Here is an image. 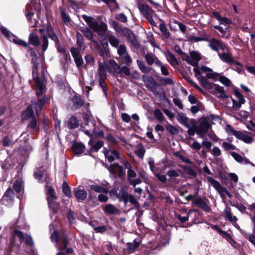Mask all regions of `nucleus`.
I'll list each match as a JSON object with an SVG mask.
<instances>
[{
    "label": "nucleus",
    "mask_w": 255,
    "mask_h": 255,
    "mask_svg": "<svg viewBox=\"0 0 255 255\" xmlns=\"http://www.w3.org/2000/svg\"><path fill=\"white\" fill-rule=\"evenodd\" d=\"M42 60L44 61V56L42 55L41 57H39L38 56L31 58V63L32 65V76L33 79L35 82L36 87L38 88L39 92L36 93V95L38 97H39L43 93L44 88V85L40 80V78L38 75V67L39 66L40 61Z\"/></svg>",
    "instance_id": "nucleus-1"
},
{
    "label": "nucleus",
    "mask_w": 255,
    "mask_h": 255,
    "mask_svg": "<svg viewBox=\"0 0 255 255\" xmlns=\"http://www.w3.org/2000/svg\"><path fill=\"white\" fill-rule=\"evenodd\" d=\"M201 85L207 90L213 94L216 95L218 92L220 94L218 96L221 99L229 98V96L225 94L224 88L220 85L213 83H209L205 77H202L201 80Z\"/></svg>",
    "instance_id": "nucleus-2"
},
{
    "label": "nucleus",
    "mask_w": 255,
    "mask_h": 255,
    "mask_svg": "<svg viewBox=\"0 0 255 255\" xmlns=\"http://www.w3.org/2000/svg\"><path fill=\"white\" fill-rule=\"evenodd\" d=\"M82 18L88 24L90 28L93 30L95 32H105L107 30V25L105 22H102L99 24L97 21L94 20L93 17L88 16L86 14H83Z\"/></svg>",
    "instance_id": "nucleus-3"
},
{
    "label": "nucleus",
    "mask_w": 255,
    "mask_h": 255,
    "mask_svg": "<svg viewBox=\"0 0 255 255\" xmlns=\"http://www.w3.org/2000/svg\"><path fill=\"white\" fill-rule=\"evenodd\" d=\"M142 78H146V81L153 85L167 86L173 85L174 84V81L170 78H164L159 76L157 77L158 83H157L152 77L143 75L142 76Z\"/></svg>",
    "instance_id": "nucleus-4"
},
{
    "label": "nucleus",
    "mask_w": 255,
    "mask_h": 255,
    "mask_svg": "<svg viewBox=\"0 0 255 255\" xmlns=\"http://www.w3.org/2000/svg\"><path fill=\"white\" fill-rule=\"evenodd\" d=\"M105 166L107 167L108 171L110 173L117 176L122 180L126 178V171L124 170L123 166L118 163H114L111 164L109 167L107 164Z\"/></svg>",
    "instance_id": "nucleus-5"
},
{
    "label": "nucleus",
    "mask_w": 255,
    "mask_h": 255,
    "mask_svg": "<svg viewBox=\"0 0 255 255\" xmlns=\"http://www.w3.org/2000/svg\"><path fill=\"white\" fill-rule=\"evenodd\" d=\"M120 34L126 37L128 40L131 43L132 45L135 48L138 49L140 47V44L138 42L136 35L129 28L124 27V29H122V31Z\"/></svg>",
    "instance_id": "nucleus-6"
},
{
    "label": "nucleus",
    "mask_w": 255,
    "mask_h": 255,
    "mask_svg": "<svg viewBox=\"0 0 255 255\" xmlns=\"http://www.w3.org/2000/svg\"><path fill=\"white\" fill-rule=\"evenodd\" d=\"M103 153L106 159H107L109 162L114 161L115 159H120V154L116 149L111 150L106 147H104L103 150Z\"/></svg>",
    "instance_id": "nucleus-7"
},
{
    "label": "nucleus",
    "mask_w": 255,
    "mask_h": 255,
    "mask_svg": "<svg viewBox=\"0 0 255 255\" xmlns=\"http://www.w3.org/2000/svg\"><path fill=\"white\" fill-rule=\"evenodd\" d=\"M15 194L13 189L9 187L7 188L1 199V202L6 206L13 202Z\"/></svg>",
    "instance_id": "nucleus-8"
},
{
    "label": "nucleus",
    "mask_w": 255,
    "mask_h": 255,
    "mask_svg": "<svg viewBox=\"0 0 255 255\" xmlns=\"http://www.w3.org/2000/svg\"><path fill=\"white\" fill-rule=\"evenodd\" d=\"M26 129L30 134L38 133L40 130L39 124H38L36 117L31 119L26 127Z\"/></svg>",
    "instance_id": "nucleus-9"
},
{
    "label": "nucleus",
    "mask_w": 255,
    "mask_h": 255,
    "mask_svg": "<svg viewBox=\"0 0 255 255\" xmlns=\"http://www.w3.org/2000/svg\"><path fill=\"white\" fill-rule=\"evenodd\" d=\"M73 194L78 202H82L86 200L88 195L87 191L80 187L74 189Z\"/></svg>",
    "instance_id": "nucleus-10"
},
{
    "label": "nucleus",
    "mask_w": 255,
    "mask_h": 255,
    "mask_svg": "<svg viewBox=\"0 0 255 255\" xmlns=\"http://www.w3.org/2000/svg\"><path fill=\"white\" fill-rule=\"evenodd\" d=\"M138 8L145 18L152 16L154 10L147 3H139Z\"/></svg>",
    "instance_id": "nucleus-11"
},
{
    "label": "nucleus",
    "mask_w": 255,
    "mask_h": 255,
    "mask_svg": "<svg viewBox=\"0 0 255 255\" xmlns=\"http://www.w3.org/2000/svg\"><path fill=\"white\" fill-rule=\"evenodd\" d=\"M220 59L224 62L229 63L230 64H235L236 65H241V63L235 60L232 58V54L231 53L223 52L219 54Z\"/></svg>",
    "instance_id": "nucleus-12"
},
{
    "label": "nucleus",
    "mask_w": 255,
    "mask_h": 255,
    "mask_svg": "<svg viewBox=\"0 0 255 255\" xmlns=\"http://www.w3.org/2000/svg\"><path fill=\"white\" fill-rule=\"evenodd\" d=\"M71 149L75 155H80L84 152L86 147L82 142L75 141L71 146Z\"/></svg>",
    "instance_id": "nucleus-13"
},
{
    "label": "nucleus",
    "mask_w": 255,
    "mask_h": 255,
    "mask_svg": "<svg viewBox=\"0 0 255 255\" xmlns=\"http://www.w3.org/2000/svg\"><path fill=\"white\" fill-rule=\"evenodd\" d=\"M193 203L196 207L201 208L206 212L210 213L212 211L211 208L200 197L193 200Z\"/></svg>",
    "instance_id": "nucleus-14"
},
{
    "label": "nucleus",
    "mask_w": 255,
    "mask_h": 255,
    "mask_svg": "<svg viewBox=\"0 0 255 255\" xmlns=\"http://www.w3.org/2000/svg\"><path fill=\"white\" fill-rule=\"evenodd\" d=\"M46 30L48 37L54 41L56 47H59L60 41L59 38L56 34L52 26L51 25H48L46 27Z\"/></svg>",
    "instance_id": "nucleus-15"
},
{
    "label": "nucleus",
    "mask_w": 255,
    "mask_h": 255,
    "mask_svg": "<svg viewBox=\"0 0 255 255\" xmlns=\"http://www.w3.org/2000/svg\"><path fill=\"white\" fill-rule=\"evenodd\" d=\"M224 239H225L231 245L236 244V242L233 239L231 234L227 232L223 231L218 225H215L213 228Z\"/></svg>",
    "instance_id": "nucleus-16"
},
{
    "label": "nucleus",
    "mask_w": 255,
    "mask_h": 255,
    "mask_svg": "<svg viewBox=\"0 0 255 255\" xmlns=\"http://www.w3.org/2000/svg\"><path fill=\"white\" fill-rule=\"evenodd\" d=\"M247 133H250L247 131H238L235 136L237 139L242 140L246 143L250 144L254 141V139Z\"/></svg>",
    "instance_id": "nucleus-17"
},
{
    "label": "nucleus",
    "mask_w": 255,
    "mask_h": 255,
    "mask_svg": "<svg viewBox=\"0 0 255 255\" xmlns=\"http://www.w3.org/2000/svg\"><path fill=\"white\" fill-rule=\"evenodd\" d=\"M28 45H32L33 47H37L40 45L39 38L35 32H31L28 36Z\"/></svg>",
    "instance_id": "nucleus-18"
},
{
    "label": "nucleus",
    "mask_w": 255,
    "mask_h": 255,
    "mask_svg": "<svg viewBox=\"0 0 255 255\" xmlns=\"http://www.w3.org/2000/svg\"><path fill=\"white\" fill-rule=\"evenodd\" d=\"M104 213L108 215H119L120 213L119 209L112 204H108L103 208Z\"/></svg>",
    "instance_id": "nucleus-19"
},
{
    "label": "nucleus",
    "mask_w": 255,
    "mask_h": 255,
    "mask_svg": "<svg viewBox=\"0 0 255 255\" xmlns=\"http://www.w3.org/2000/svg\"><path fill=\"white\" fill-rule=\"evenodd\" d=\"M125 188V186L121 187L118 198L119 199V202H124L125 204H127L128 202V196L129 194H128Z\"/></svg>",
    "instance_id": "nucleus-20"
},
{
    "label": "nucleus",
    "mask_w": 255,
    "mask_h": 255,
    "mask_svg": "<svg viewBox=\"0 0 255 255\" xmlns=\"http://www.w3.org/2000/svg\"><path fill=\"white\" fill-rule=\"evenodd\" d=\"M76 47H72L70 50L81 51L82 47L84 44V40L83 35L79 32H77L76 34Z\"/></svg>",
    "instance_id": "nucleus-21"
},
{
    "label": "nucleus",
    "mask_w": 255,
    "mask_h": 255,
    "mask_svg": "<svg viewBox=\"0 0 255 255\" xmlns=\"http://www.w3.org/2000/svg\"><path fill=\"white\" fill-rule=\"evenodd\" d=\"M71 101L76 109H80L84 106V100L82 99L81 96L79 95L76 94L73 96Z\"/></svg>",
    "instance_id": "nucleus-22"
},
{
    "label": "nucleus",
    "mask_w": 255,
    "mask_h": 255,
    "mask_svg": "<svg viewBox=\"0 0 255 255\" xmlns=\"http://www.w3.org/2000/svg\"><path fill=\"white\" fill-rule=\"evenodd\" d=\"M72 56L73 57L75 64L78 68H80L83 64V60L81 55H80V51L70 50Z\"/></svg>",
    "instance_id": "nucleus-23"
},
{
    "label": "nucleus",
    "mask_w": 255,
    "mask_h": 255,
    "mask_svg": "<svg viewBox=\"0 0 255 255\" xmlns=\"http://www.w3.org/2000/svg\"><path fill=\"white\" fill-rule=\"evenodd\" d=\"M213 16L222 24H232L233 23L232 20L227 17H222L220 13L218 11H213Z\"/></svg>",
    "instance_id": "nucleus-24"
},
{
    "label": "nucleus",
    "mask_w": 255,
    "mask_h": 255,
    "mask_svg": "<svg viewBox=\"0 0 255 255\" xmlns=\"http://www.w3.org/2000/svg\"><path fill=\"white\" fill-rule=\"evenodd\" d=\"M91 28H81L80 31L83 33L84 35L92 42L95 44H98V42L94 39L95 35L94 33L90 30Z\"/></svg>",
    "instance_id": "nucleus-25"
},
{
    "label": "nucleus",
    "mask_w": 255,
    "mask_h": 255,
    "mask_svg": "<svg viewBox=\"0 0 255 255\" xmlns=\"http://www.w3.org/2000/svg\"><path fill=\"white\" fill-rule=\"evenodd\" d=\"M56 200L50 199L49 197L47 198L48 206L52 210L54 214L57 213L60 208V204L55 201Z\"/></svg>",
    "instance_id": "nucleus-26"
},
{
    "label": "nucleus",
    "mask_w": 255,
    "mask_h": 255,
    "mask_svg": "<svg viewBox=\"0 0 255 255\" xmlns=\"http://www.w3.org/2000/svg\"><path fill=\"white\" fill-rule=\"evenodd\" d=\"M202 119V121L199 123L200 130L204 132V133H207L209 129L211 128V125L209 123L207 119L205 116H203Z\"/></svg>",
    "instance_id": "nucleus-27"
},
{
    "label": "nucleus",
    "mask_w": 255,
    "mask_h": 255,
    "mask_svg": "<svg viewBox=\"0 0 255 255\" xmlns=\"http://www.w3.org/2000/svg\"><path fill=\"white\" fill-rule=\"evenodd\" d=\"M79 121L75 116H72L67 121V127L69 129H73L79 127Z\"/></svg>",
    "instance_id": "nucleus-28"
},
{
    "label": "nucleus",
    "mask_w": 255,
    "mask_h": 255,
    "mask_svg": "<svg viewBox=\"0 0 255 255\" xmlns=\"http://www.w3.org/2000/svg\"><path fill=\"white\" fill-rule=\"evenodd\" d=\"M159 28L162 33V39L164 40L165 39H168L170 37L171 34L169 30L167 29L165 23H161L159 24Z\"/></svg>",
    "instance_id": "nucleus-29"
},
{
    "label": "nucleus",
    "mask_w": 255,
    "mask_h": 255,
    "mask_svg": "<svg viewBox=\"0 0 255 255\" xmlns=\"http://www.w3.org/2000/svg\"><path fill=\"white\" fill-rule=\"evenodd\" d=\"M223 214L225 217L232 223L236 222L238 220V218L236 216L232 215L231 208L228 206L226 207Z\"/></svg>",
    "instance_id": "nucleus-30"
},
{
    "label": "nucleus",
    "mask_w": 255,
    "mask_h": 255,
    "mask_svg": "<svg viewBox=\"0 0 255 255\" xmlns=\"http://www.w3.org/2000/svg\"><path fill=\"white\" fill-rule=\"evenodd\" d=\"M59 241L60 244L58 250L62 252L66 249L69 242L67 236L65 234L60 236Z\"/></svg>",
    "instance_id": "nucleus-31"
},
{
    "label": "nucleus",
    "mask_w": 255,
    "mask_h": 255,
    "mask_svg": "<svg viewBox=\"0 0 255 255\" xmlns=\"http://www.w3.org/2000/svg\"><path fill=\"white\" fill-rule=\"evenodd\" d=\"M178 166L183 169L186 174L192 176L193 177H196L197 176L196 172L193 170L191 166L180 164H178Z\"/></svg>",
    "instance_id": "nucleus-32"
},
{
    "label": "nucleus",
    "mask_w": 255,
    "mask_h": 255,
    "mask_svg": "<svg viewBox=\"0 0 255 255\" xmlns=\"http://www.w3.org/2000/svg\"><path fill=\"white\" fill-rule=\"evenodd\" d=\"M207 180L211 185L217 190L222 191L224 187H222L219 181L216 180L212 177H208Z\"/></svg>",
    "instance_id": "nucleus-33"
},
{
    "label": "nucleus",
    "mask_w": 255,
    "mask_h": 255,
    "mask_svg": "<svg viewBox=\"0 0 255 255\" xmlns=\"http://www.w3.org/2000/svg\"><path fill=\"white\" fill-rule=\"evenodd\" d=\"M167 60L172 66L179 64L177 58L170 51L167 52Z\"/></svg>",
    "instance_id": "nucleus-34"
},
{
    "label": "nucleus",
    "mask_w": 255,
    "mask_h": 255,
    "mask_svg": "<svg viewBox=\"0 0 255 255\" xmlns=\"http://www.w3.org/2000/svg\"><path fill=\"white\" fill-rule=\"evenodd\" d=\"M140 244V241H137L135 239L133 243L128 242L127 243V249L128 251L132 252L139 246Z\"/></svg>",
    "instance_id": "nucleus-35"
},
{
    "label": "nucleus",
    "mask_w": 255,
    "mask_h": 255,
    "mask_svg": "<svg viewBox=\"0 0 255 255\" xmlns=\"http://www.w3.org/2000/svg\"><path fill=\"white\" fill-rule=\"evenodd\" d=\"M177 120L182 125L185 127H189L188 118L185 117L183 113H179L177 116Z\"/></svg>",
    "instance_id": "nucleus-36"
},
{
    "label": "nucleus",
    "mask_w": 255,
    "mask_h": 255,
    "mask_svg": "<svg viewBox=\"0 0 255 255\" xmlns=\"http://www.w3.org/2000/svg\"><path fill=\"white\" fill-rule=\"evenodd\" d=\"M109 23L117 32L120 34L122 32V29H124V27H122L118 22L113 19H110Z\"/></svg>",
    "instance_id": "nucleus-37"
},
{
    "label": "nucleus",
    "mask_w": 255,
    "mask_h": 255,
    "mask_svg": "<svg viewBox=\"0 0 255 255\" xmlns=\"http://www.w3.org/2000/svg\"><path fill=\"white\" fill-rule=\"evenodd\" d=\"M10 41H12L14 44L25 48H27L29 46L26 41L14 36L12 38Z\"/></svg>",
    "instance_id": "nucleus-38"
},
{
    "label": "nucleus",
    "mask_w": 255,
    "mask_h": 255,
    "mask_svg": "<svg viewBox=\"0 0 255 255\" xmlns=\"http://www.w3.org/2000/svg\"><path fill=\"white\" fill-rule=\"evenodd\" d=\"M62 190L64 194L68 198L72 197L70 187L66 181H64L62 184Z\"/></svg>",
    "instance_id": "nucleus-39"
},
{
    "label": "nucleus",
    "mask_w": 255,
    "mask_h": 255,
    "mask_svg": "<svg viewBox=\"0 0 255 255\" xmlns=\"http://www.w3.org/2000/svg\"><path fill=\"white\" fill-rule=\"evenodd\" d=\"M23 115L25 119H32L33 117H35L32 108L30 105L27 107Z\"/></svg>",
    "instance_id": "nucleus-40"
},
{
    "label": "nucleus",
    "mask_w": 255,
    "mask_h": 255,
    "mask_svg": "<svg viewBox=\"0 0 255 255\" xmlns=\"http://www.w3.org/2000/svg\"><path fill=\"white\" fill-rule=\"evenodd\" d=\"M43 172L39 168H36L33 172V176L35 179H37L39 183L43 182L42 180Z\"/></svg>",
    "instance_id": "nucleus-41"
},
{
    "label": "nucleus",
    "mask_w": 255,
    "mask_h": 255,
    "mask_svg": "<svg viewBox=\"0 0 255 255\" xmlns=\"http://www.w3.org/2000/svg\"><path fill=\"white\" fill-rule=\"evenodd\" d=\"M107 38L109 43L113 47H118L120 41L115 35L111 34L108 35Z\"/></svg>",
    "instance_id": "nucleus-42"
},
{
    "label": "nucleus",
    "mask_w": 255,
    "mask_h": 255,
    "mask_svg": "<svg viewBox=\"0 0 255 255\" xmlns=\"http://www.w3.org/2000/svg\"><path fill=\"white\" fill-rule=\"evenodd\" d=\"M136 63L138 68L142 73L146 74L150 71V68L146 66L143 62H142L141 60L137 59L136 60Z\"/></svg>",
    "instance_id": "nucleus-43"
},
{
    "label": "nucleus",
    "mask_w": 255,
    "mask_h": 255,
    "mask_svg": "<svg viewBox=\"0 0 255 255\" xmlns=\"http://www.w3.org/2000/svg\"><path fill=\"white\" fill-rule=\"evenodd\" d=\"M107 66L106 64H103L100 63L99 65L98 70L99 71L100 78L101 79H106L107 78V73L106 69Z\"/></svg>",
    "instance_id": "nucleus-44"
},
{
    "label": "nucleus",
    "mask_w": 255,
    "mask_h": 255,
    "mask_svg": "<svg viewBox=\"0 0 255 255\" xmlns=\"http://www.w3.org/2000/svg\"><path fill=\"white\" fill-rule=\"evenodd\" d=\"M1 143L3 147H9L13 144V140L9 135H6L2 138Z\"/></svg>",
    "instance_id": "nucleus-45"
},
{
    "label": "nucleus",
    "mask_w": 255,
    "mask_h": 255,
    "mask_svg": "<svg viewBox=\"0 0 255 255\" xmlns=\"http://www.w3.org/2000/svg\"><path fill=\"white\" fill-rule=\"evenodd\" d=\"M109 63L115 73L121 74L122 68L120 67V65L114 60H111Z\"/></svg>",
    "instance_id": "nucleus-46"
},
{
    "label": "nucleus",
    "mask_w": 255,
    "mask_h": 255,
    "mask_svg": "<svg viewBox=\"0 0 255 255\" xmlns=\"http://www.w3.org/2000/svg\"><path fill=\"white\" fill-rule=\"evenodd\" d=\"M187 38L189 41H193L197 42L199 41H208L209 39L207 36L200 37V36H194L193 35H189L187 36Z\"/></svg>",
    "instance_id": "nucleus-47"
},
{
    "label": "nucleus",
    "mask_w": 255,
    "mask_h": 255,
    "mask_svg": "<svg viewBox=\"0 0 255 255\" xmlns=\"http://www.w3.org/2000/svg\"><path fill=\"white\" fill-rule=\"evenodd\" d=\"M145 153V149L142 144H140L138 149L135 151V154L139 159L143 158Z\"/></svg>",
    "instance_id": "nucleus-48"
},
{
    "label": "nucleus",
    "mask_w": 255,
    "mask_h": 255,
    "mask_svg": "<svg viewBox=\"0 0 255 255\" xmlns=\"http://www.w3.org/2000/svg\"><path fill=\"white\" fill-rule=\"evenodd\" d=\"M60 14L62 18L63 22L67 25L71 21V19L69 14H67L64 10L61 9Z\"/></svg>",
    "instance_id": "nucleus-49"
},
{
    "label": "nucleus",
    "mask_w": 255,
    "mask_h": 255,
    "mask_svg": "<svg viewBox=\"0 0 255 255\" xmlns=\"http://www.w3.org/2000/svg\"><path fill=\"white\" fill-rule=\"evenodd\" d=\"M47 198L49 197L50 199H57V197L56 195V193L53 187L51 186H49L47 191Z\"/></svg>",
    "instance_id": "nucleus-50"
},
{
    "label": "nucleus",
    "mask_w": 255,
    "mask_h": 255,
    "mask_svg": "<svg viewBox=\"0 0 255 255\" xmlns=\"http://www.w3.org/2000/svg\"><path fill=\"white\" fill-rule=\"evenodd\" d=\"M155 55L152 53H148L145 55L144 58L149 65H151L155 61Z\"/></svg>",
    "instance_id": "nucleus-51"
},
{
    "label": "nucleus",
    "mask_w": 255,
    "mask_h": 255,
    "mask_svg": "<svg viewBox=\"0 0 255 255\" xmlns=\"http://www.w3.org/2000/svg\"><path fill=\"white\" fill-rule=\"evenodd\" d=\"M165 128L166 130L170 132V133L172 135H176L179 132V129L177 128L174 127L171 124L167 125Z\"/></svg>",
    "instance_id": "nucleus-52"
},
{
    "label": "nucleus",
    "mask_w": 255,
    "mask_h": 255,
    "mask_svg": "<svg viewBox=\"0 0 255 255\" xmlns=\"http://www.w3.org/2000/svg\"><path fill=\"white\" fill-rule=\"evenodd\" d=\"M213 41L216 43L217 45L222 50H228L229 47L227 44L224 43L222 40L213 38Z\"/></svg>",
    "instance_id": "nucleus-53"
},
{
    "label": "nucleus",
    "mask_w": 255,
    "mask_h": 255,
    "mask_svg": "<svg viewBox=\"0 0 255 255\" xmlns=\"http://www.w3.org/2000/svg\"><path fill=\"white\" fill-rule=\"evenodd\" d=\"M190 57L192 59L191 60L199 62L201 59V56L200 54L196 51H192L190 53Z\"/></svg>",
    "instance_id": "nucleus-54"
},
{
    "label": "nucleus",
    "mask_w": 255,
    "mask_h": 255,
    "mask_svg": "<svg viewBox=\"0 0 255 255\" xmlns=\"http://www.w3.org/2000/svg\"><path fill=\"white\" fill-rule=\"evenodd\" d=\"M234 91L235 95L236 96L237 98L239 100V101H241V102L245 103L246 100L244 98V96L240 92V91H239V89L237 87H235L234 89Z\"/></svg>",
    "instance_id": "nucleus-55"
},
{
    "label": "nucleus",
    "mask_w": 255,
    "mask_h": 255,
    "mask_svg": "<svg viewBox=\"0 0 255 255\" xmlns=\"http://www.w3.org/2000/svg\"><path fill=\"white\" fill-rule=\"evenodd\" d=\"M219 81L226 87H229L231 84V80L225 76H220Z\"/></svg>",
    "instance_id": "nucleus-56"
},
{
    "label": "nucleus",
    "mask_w": 255,
    "mask_h": 255,
    "mask_svg": "<svg viewBox=\"0 0 255 255\" xmlns=\"http://www.w3.org/2000/svg\"><path fill=\"white\" fill-rule=\"evenodd\" d=\"M12 187L13 190H14L17 193H19L21 191L22 184L20 181L16 180L13 183Z\"/></svg>",
    "instance_id": "nucleus-57"
},
{
    "label": "nucleus",
    "mask_w": 255,
    "mask_h": 255,
    "mask_svg": "<svg viewBox=\"0 0 255 255\" xmlns=\"http://www.w3.org/2000/svg\"><path fill=\"white\" fill-rule=\"evenodd\" d=\"M179 173L181 172V170L178 169L177 170L172 169V170H169L166 172V175L170 177H176L179 176Z\"/></svg>",
    "instance_id": "nucleus-58"
},
{
    "label": "nucleus",
    "mask_w": 255,
    "mask_h": 255,
    "mask_svg": "<svg viewBox=\"0 0 255 255\" xmlns=\"http://www.w3.org/2000/svg\"><path fill=\"white\" fill-rule=\"evenodd\" d=\"M0 29L2 34L4 35L6 38L10 41L11 40L12 38L14 37L13 35L11 34L5 27H2Z\"/></svg>",
    "instance_id": "nucleus-59"
},
{
    "label": "nucleus",
    "mask_w": 255,
    "mask_h": 255,
    "mask_svg": "<svg viewBox=\"0 0 255 255\" xmlns=\"http://www.w3.org/2000/svg\"><path fill=\"white\" fill-rule=\"evenodd\" d=\"M222 147L226 151L235 150L236 149V147L234 145L226 141L223 142Z\"/></svg>",
    "instance_id": "nucleus-60"
},
{
    "label": "nucleus",
    "mask_w": 255,
    "mask_h": 255,
    "mask_svg": "<svg viewBox=\"0 0 255 255\" xmlns=\"http://www.w3.org/2000/svg\"><path fill=\"white\" fill-rule=\"evenodd\" d=\"M118 53L120 57L126 54V53H128L127 51L126 47L125 46V45L121 44L119 46H118Z\"/></svg>",
    "instance_id": "nucleus-61"
},
{
    "label": "nucleus",
    "mask_w": 255,
    "mask_h": 255,
    "mask_svg": "<svg viewBox=\"0 0 255 255\" xmlns=\"http://www.w3.org/2000/svg\"><path fill=\"white\" fill-rule=\"evenodd\" d=\"M188 100L191 104H196L198 106L201 105V102L193 95H190L188 96Z\"/></svg>",
    "instance_id": "nucleus-62"
},
{
    "label": "nucleus",
    "mask_w": 255,
    "mask_h": 255,
    "mask_svg": "<svg viewBox=\"0 0 255 255\" xmlns=\"http://www.w3.org/2000/svg\"><path fill=\"white\" fill-rule=\"evenodd\" d=\"M104 144V141L101 140L98 141L93 145H92V149H94V151L98 152L103 146Z\"/></svg>",
    "instance_id": "nucleus-63"
},
{
    "label": "nucleus",
    "mask_w": 255,
    "mask_h": 255,
    "mask_svg": "<svg viewBox=\"0 0 255 255\" xmlns=\"http://www.w3.org/2000/svg\"><path fill=\"white\" fill-rule=\"evenodd\" d=\"M60 237L58 232L55 230L52 234L50 239L52 242H55L57 244L60 240Z\"/></svg>",
    "instance_id": "nucleus-64"
}]
</instances>
